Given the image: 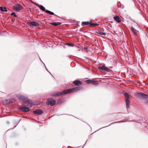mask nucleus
<instances>
[{"mask_svg":"<svg viewBox=\"0 0 148 148\" xmlns=\"http://www.w3.org/2000/svg\"><path fill=\"white\" fill-rule=\"evenodd\" d=\"M146 103L147 104H148V99L146 101Z\"/></svg>","mask_w":148,"mask_h":148,"instance_id":"c85d7f7f","label":"nucleus"},{"mask_svg":"<svg viewBox=\"0 0 148 148\" xmlns=\"http://www.w3.org/2000/svg\"><path fill=\"white\" fill-rule=\"evenodd\" d=\"M7 101H8V103H10V102H11V101H10V100H7Z\"/></svg>","mask_w":148,"mask_h":148,"instance_id":"c756f323","label":"nucleus"},{"mask_svg":"<svg viewBox=\"0 0 148 148\" xmlns=\"http://www.w3.org/2000/svg\"><path fill=\"white\" fill-rule=\"evenodd\" d=\"M17 97L18 99L20 100H22L25 102H28L30 104H32L33 103V102L31 100L26 98L24 96L20 95H18Z\"/></svg>","mask_w":148,"mask_h":148,"instance_id":"f257e3e1","label":"nucleus"},{"mask_svg":"<svg viewBox=\"0 0 148 148\" xmlns=\"http://www.w3.org/2000/svg\"><path fill=\"white\" fill-rule=\"evenodd\" d=\"M11 15H13L15 17H17L18 16L16 14L15 12H13L11 14Z\"/></svg>","mask_w":148,"mask_h":148,"instance_id":"393cba45","label":"nucleus"},{"mask_svg":"<svg viewBox=\"0 0 148 148\" xmlns=\"http://www.w3.org/2000/svg\"><path fill=\"white\" fill-rule=\"evenodd\" d=\"M19 109L23 112H28L29 111L30 109L26 107V106H21L19 108Z\"/></svg>","mask_w":148,"mask_h":148,"instance_id":"39448f33","label":"nucleus"},{"mask_svg":"<svg viewBox=\"0 0 148 148\" xmlns=\"http://www.w3.org/2000/svg\"><path fill=\"white\" fill-rule=\"evenodd\" d=\"M98 69L101 71H103L104 70V66H99Z\"/></svg>","mask_w":148,"mask_h":148,"instance_id":"4be33fe9","label":"nucleus"},{"mask_svg":"<svg viewBox=\"0 0 148 148\" xmlns=\"http://www.w3.org/2000/svg\"><path fill=\"white\" fill-rule=\"evenodd\" d=\"M90 22L87 21V22H83L82 23V26H84V25H88L89 24L90 25Z\"/></svg>","mask_w":148,"mask_h":148,"instance_id":"dca6fc26","label":"nucleus"},{"mask_svg":"<svg viewBox=\"0 0 148 148\" xmlns=\"http://www.w3.org/2000/svg\"><path fill=\"white\" fill-rule=\"evenodd\" d=\"M45 68L46 69V66L45 65Z\"/></svg>","mask_w":148,"mask_h":148,"instance_id":"72a5a7b5","label":"nucleus"},{"mask_svg":"<svg viewBox=\"0 0 148 148\" xmlns=\"http://www.w3.org/2000/svg\"><path fill=\"white\" fill-rule=\"evenodd\" d=\"M71 89H70L65 90L61 92L62 95H65L68 93H71Z\"/></svg>","mask_w":148,"mask_h":148,"instance_id":"9d476101","label":"nucleus"},{"mask_svg":"<svg viewBox=\"0 0 148 148\" xmlns=\"http://www.w3.org/2000/svg\"><path fill=\"white\" fill-rule=\"evenodd\" d=\"M131 30L134 33L136 34V29L132 27L131 28Z\"/></svg>","mask_w":148,"mask_h":148,"instance_id":"b1692460","label":"nucleus"},{"mask_svg":"<svg viewBox=\"0 0 148 148\" xmlns=\"http://www.w3.org/2000/svg\"><path fill=\"white\" fill-rule=\"evenodd\" d=\"M114 19L115 21H116L118 23H119L121 21V20L120 19L119 17L117 16H114Z\"/></svg>","mask_w":148,"mask_h":148,"instance_id":"ddd939ff","label":"nucleus"},{"mask_svg":"<svg viewBox=\"0 0 148 148\" xmlns=\"http://www.w3.org/2000/svg\"><path fill=\"white\" fill-rule=\"evenodd\" d=\"M33 113L35 114L40 115L43 113V112L41 110H38L33 111Z\"/></svg>","mask_w":148,"mask_h":148,"instance_id":"1a4fd4ad","label":"nucleus"},{"mask_svg":"<svg viewBox=\"0 0 148 148\" xmlns=\"http://www.w3.org/2000/svg\"><path fill=\"white\" fill-rule=\"evenodd\" d=\"M62 23L60 22H53V23H50V24L51 25L54 26H56L58 25H60Z\"/></svg>","mask_w":148,"mask_h":148,"instance_id":"f8f14e48","label":"nucleus"},{"mask_svg":"<svg viewBox=\"0 0 148 148\" xmlns=\"http://www.w3.org/2000/svg\"><path fill=\"white\" fill-rule=\"evenodd\" d=\"M80 89V87H77L73 88L72 89H71V92H74V91H78V90H79Z\"/></svg>","mask_w":148,"mask_h":148,"instance_id":"9b49d317","label":"nucleus"},{"mask_svg":"<svg viewBox=\"0 0 148 148\" xmlns=\"http://www.w3.org/2000/svg\"><path fill=\"white\" fill-rule=\"evenodd\" d=\"M39 8L42 11H46V10L45 8L42 5H40Z\"/></svg>","mask_w":148,"mask_h":148,"instance_id":"a211bd4d","label":"nucleus"},{"mask_svg":"<svg viewBox=\"0 0 148 148\" xmlns=\"http://www.w3.org/2000/svg\"><path fill=\"white\" fill-rule=\"evenodd\" d=\"M85 82L88 84H92L95 85H96L98 84V82L97 81L90 80H87Z\"/></svg>","mask_w":148,"mask_h":148,"instance_id":"423d86ee","label":"nucleus"},{"mask_svg":"<svg viewBox=\"0 0 148 148\" xmlns=\"http://www.w3.org/2000/svg\"><path fill=\"white\" fill-rule=\"evenodd\" d=\"M99 25V24H96L95 23H92L91 22H90V25L91 26H98Z\"/></svg>","mask_w":148,"mask_h":148,"instance_id":"412c9836","label":"nucleus"},{"mask_svg":"<svg viewBox=\"0 0 148 148\" xmlns=\"http://www.w3.org/2000/svg\"><path fill=\"white\" fill-rule=\"evenodd\" d=\"M66 45H68L69 46H74V45L72 43H66Z\"/></svg>","mask_w":148,"mask_h":148,"instance_id":"a878e982","label":"nucleus"},{"mask_svg":"<svg viewBox=\"0 0 148 148\" xmlns=\"http://www.w3.org/2000/svg\"><path fill=\"white\" fill-rule=\"evenodd\" d=\"M35 5H37V6H38L39 7H40V5H39V4H38V3H36Z\"/></svg>","mask_w":148,"mask_h":148,"instance_id":"bb28decb","label":"nucleus"},{"mask_svg":"<svg viewBox=\"0 0 148 148\" xmlns=\"http://www.w3.org/2000/svg\"><path fill=\"white\" fill-rule=\"evenodd\" d=\"M48 105H50L51 106H53L56 103L55 101L52 98H50L47 100Z\"/></svg>","mask_w":148,"mask_h":148,"instance_id":"20e7f679","label":"nucleus"},{"mask_svg":"<svg viewBox=\"0 0 148 148\" xmlns=\"http://www.w3.org/2000/svg\"><path fill=\"white\" fill-rule=\"evenodd\" d=\"M104 70L103 71L109 72L110 71L109 69L107 67H106L105 66H104Z\"/></svg>","mask_w":148,"mask_h":148,"instance_id":"aec40b11","label":"nucleus"},{"mask_svg":"<svg viewBox=\"0 0 148 148\" xmlns=\"http://www.w3.org/2000/svg\"><path fill=\"white\" fill-rule=\"evenodd\" d=\"M16 11H19L22 9V6L20 4H18L15 5L13 7Z\"/></svg>","mask_w":148,"mask_h":148,"instance_id":"0eeeda50","label":"nucleus"},{"mask_svg":"<svg viewBox=\"0 0 148 148\" xmlns=\"http://www.w3.org/2000/svg\"><path fill=\"white\" fill-rule=\"evenodd\" d=\"M136 95L142 99H147L148 98V95L145 94L141 92H138L135 93Z\"/></svg>","mask_w":148,"mask_h":148,"instance_id":"f03ea898","label":"nucleus"},{"mask_svg":"<svg viewBox=\"0 0 148 148\" xmlns=\"http://www.w3.org/2000/svg\"><path fill=\"white\" fill-rule=\"evenodd\" d=\"M62 95L61 92H57L52 95L53 96H58Z\"/></svg>","mask_w":148,"mask_h":148,"instance_id":"f3484780","label":"nucleus"},{"mask_svg":"<svg viewBox=\"0 0 148 148\" xmlns=\"http://www.w3.org/2000/svg\"><path fill=\"white\" fill-rule=\"evenodd\" d=\"M73 83L74 84L77 85L79 84H81L82 82L79 80H75L73 82Z\"/></svg>","mask_w":148,"mask_h":148,"instance_id":"2eb2a0df","label":"nucleus"},{"mask_svg":"<svg viewBox=\"0 0 148 148\" xmlns=\"http://www.w3.org/2000/svg\"><path fill=\"white\" fill-rule=\"evenodd\" d=\"M61 103H59V102H58L57 103V104L58 105H60V104H61Z\"/></svg>","mask_w":148,"mask_h":148,"instance_id":"cd10ccee","label":"nucleus"},{"mask_svg":"<svg viewBox=\"0 0 148 148\" xmlns=\"http://www.w3.org/2000/svg\"><path fill=\"white\" fill-rule=\"evenodd\" d=\"M96 32L98 34L101 35H103L104 36H106V33L101 32L99 31H97Z\"/></svg>","mask_w":148,"mask_h":148,"instance_id":"6ab92c4d","label":"nucleus"},{"mask_svg":"<svg viewBox=\"0 0 148 148\" xmlns=\"http://www.w3.org/2000/svg\"><path fill=\"white\" fill-rule=\"evenodd\" d=\"M28 24L31 27L37 26L39 25L38 23L34 21L30 22H29Z\"/></svg>","mask_w":148,"mask_h":148,"instance_id":"6e6552de","label":"nucleus"},{"mask_svg":"<svg viewBox=\"0 0 148 148\" xmlns=\"http://www.w3.org/2000/svg\"><path fill=\"white\" fill-rule=\"evenodd\" d=\"M31 2H32V3H33V4H36V3H35L34 2H33V1H31Z\"/></svg>","mask_w":148,"mask_h":148,"instance_id":"7c9ffc66","label":"nucleus"},{"mask_svg":"<svg viewBox=\"0 0 148 148\" xmlns=\"http://www.w3.org/2000/svg\"><path fill=\"white\" fill-rule=\"evenodd\" d=\"M47 103H48V102H47Z\"/></svg>","mask_w":148,"mask_h":148,"instance_id":"c9c22d12","label":"nucleus"},{"mask_svg":"<svg viewBox=\"0 0 148 148\" xmlns=\"http://www.w3.org/2000/svg\"><path fill=\"white\" fill-rule=\"evenodd\" d=\"M17 126V125L15 126L14 127L12 128V129H13L14 128H15Z\"/></svg>","mask_w":148,"mask_h":148,"instance_id":"2f4dec72","label":"nucleus"},{"mask_svg":"<svg viewBox=\"0 0 148 148\" xmlns=\"http://www.w3.org/2000/svg\"><path fill=\"white\" fill-rule=\"evenodd\" d=\"M0 10L2 12H7L8 11V10L7 9V8L5 7H4L3 8L2 6H1L0 7Z\"/></svg>","mask_w":148,"mask_h":148,"instance_id":"4468645a","label":"nucleus"},{"mask_svg":"<svg viewBox=\"0 0 148 148\" xmlns=\"http://www.w3.org/2000/svg\"><path fill=\"white\" fill-rule=\"evenodd\" d=\"M47 13H49L51 15H54V13L51 12L50 11H49V10H47Z\"/></svg>","mask_w":148,"mask_h":148,"instance_id":"5701e85b","label":"nucleus"},{"mask_svg":"<svg viewBox=\"0 0 148 148\" xmlns=\"http://www.w3.org/2000/svg\"><path fill=\"white\" fill-rule=\"evenodd\" d=\"M7 123H8H8H9V122H7Z\"/></svg>","mask_w":148,"mask_h":148,"instance_id":"f704fd0d","label":"nucleus"},{"mask_svg":"<svg viewBox=\"0 0 148 148\" xmlns=\"http://www.w3.org/2000/svg\"><path fill=\"white\" fill-rule=\"evenodd\" d=\"M118 114H121V113H120V112H119V113H118Z\"/></svg>","mask_w":148,"mask_h":148,"instance_id":"473e14b6","label":"nucleus"},{"mask_svg":"<svg viewBox=\"0 0 148 148\" xmlns=\"http://www.w3.org/2000/svg\"><path fill=\"white\" fill-rule=\"evenodd\" d=\"M124 96L125 98V101L127 108H129L130 106V101L129 99V95L128 93H125L124 94Z\"/></svg>","mask_w":148,"mask_h":148,"instance_id":"7ed1b4c3","label":"nucleus"}]
</instances>
